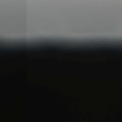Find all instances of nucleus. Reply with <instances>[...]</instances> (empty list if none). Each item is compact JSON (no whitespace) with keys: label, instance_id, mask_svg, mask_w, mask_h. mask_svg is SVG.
I'll return each instance as SVG.
<instances>
[{"label":"nucleus","instance_id":"20e7f679","mask_svg":"<svg viewBox=\"0 0 122 122\" xmlns=\"http://www.w3.org/2000/svg\"><path fill=\"white\" fill-rule=\"evenodd\" d=\"M74 49H76V48H74Z\"/></svg>","mask_w":122,"mask_h":122},{"label":"nucleus","instance_id":"7ed1b4c3","mask_svg":"<svg viewBox=\"0 0 122 122\" xmlns=\"http://www.w3.org/2000/svg\"><path fill=\"white\" fill-rule=\"evenodd\" d=\"M46 43H47V41H46Z\"/></svg>","mask_w":122,"mask_h":122},{"label":"nucleus","instance_id":"f03ea898","mask_svg":"<svg viewBox=\"0 0 122 122\" xmlns=\"http://www.w3.org/2000/svg\"><path fill=\"white\" fill-rule=\"evenodd\" d=\"M32 44H33V43L30 44V45H32Z\"/></svg>","mask_w":122,"mask_h":122},{"label":"nucleus","instance_id":"f257e3e1","mask_svg":"<svg viewBox=\"0 0 122 122\" xmlns=\"http://www.w3.org/2000/svg\"><path fill=\"white\" fill-rule=\"evenodd\" d=\"M38 40L36 41V74L37 79H38Z\"/></svg>","mask_w":122,"mask_h":122}]
</instances>
